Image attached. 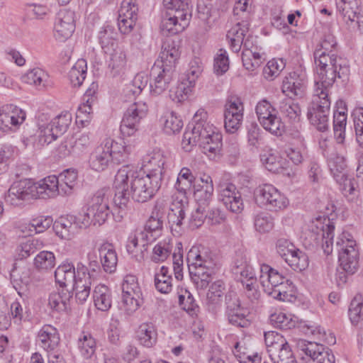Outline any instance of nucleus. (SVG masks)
<instances>
[{
	"mask_svg": "<svg viewBox=\"0 0 363 363\" xmlns=\"http://www.w3.org/2000/svg\"><path fill=\"white\" fill-rule=\"evenodd\" d=\"M53 223V219L51 216H38L31 220L28 225V235L33 233H40L48 229Z\"/></svg>",
	"mask_w": 363,
	"mask_h": 363,
	"instance_id": "obj_56",
	"label": "nucleus"
},
{
	"mask_svg": "<svg viewBox=\"0 0 363 363\" xmlns=\"http://www.w3.org/2000/svg\"><path fill=\"white\" fill-rule=\"evenodd\" d=\"M33 198L47 199L55 198L62 194L59 179L55 175H50L38 182H31Z\"/></svg>",
	"mask_w": 363,
	"mask_h": 363,
	"instance_id": "obj_21",
	"label": "nucleus"
},
{
	"mask_svg": "<svg viewBox=\"0 0 363 363\" xmlns=\"http://www.w3.org/2000/svg\"><path fill=\"white\" fill-rule=\"evenodd\" d=\"M259 281L264 291L275 299L290 302L294 298L292 281L268 264L260 265Z\"/></svg>",
	"mask_w": 363,
	"mask_h": 363,
	"instance_id": "obj_5",
	"label": "nucleus"
},
{
	"mask_svg": "<svg viewBox=\"0 0 363 363\" xmlns=\"http://www.w3.org/2000/svg\"><path fill=\"white\" fill-rule=\"evenodd\" d=\"M248 31V23L242 21L236 23L227 33V38L229 40L230 46L233 52H238L242 45L247 47V40L244 41L246 33Z\"/></svg>",
	"mask_w": 363,
	"mask_h": 363,
	"instance_id": "obj_28",
	"label": "nucleus"
},
{
	"mask_svg": "<svg viewBox=\"0 0 363 363\" xmlns=\"http://www.w3.org/2000/svg\"><path fill=\"white\" fill-rule=\"evenodd\" d=\"M179 305L191 315H195L199 310L192 294L187 290H184V294L179 295Z\"/></svg>",
	"mask_w": 363,
	"mask_h": 363,
	"instance_id": "obj_62",
	"label": "nucleus"
},
{
	"mask_svg": "<svg viewBox=\"0 0 363 363\" xmlns=\"http://www.w3.org/2000/svg\"><path fill=\"white\" fill-rule=\"evenodd\" d=\"M340 185V190L345 196H355L358 192L357 184L354 179L349 178L347 174H338L335 179Z\"/></svg>",
	"mask_w": 363,
	"mask_h": 363,
	"instance_id": "obj_61",
	"label": "nucleus"
},
{
	"mask_svg": "<svg viewBox=\"0 0 363 363\" xmlns=\"http://www.w3.org/2000/svg\"><path fill=\"white\" fill-rule=\"evenodd\" d=\"M270 323L277 328L281 330H289L295 327L296 320L291 315H286L284 313H274L270 315Z\"/></svg>",
	"mask_w": 363,
	"mask_h": 363,
	"instance_id": "obj_54",
	"label": "nucleus"
},
{
	"mask_svg": "<svg viewBox=\"0 0 363 363\" xmlns=\"http://www.w3.org/2000/svg\"><path fill=\"white\" fill-rule=\"evenodd\" d=\"M161 121L164 131L168 135L179 133L183 127L182 121L173 112L166 113Z\"/></svg>",
	"mask_w": 363,
	"mask_h": 363,
	"instance_id": "obj_53",
	"label": "nucleus"
},
{
	"mask_svg": "<svg viewBox=\"0 0 363 363\" xmlns=\"http://www.w3.org/2000/svg\"><path fill=\"white\" fill-rule=\"evenodd\" d=\"M101 264L107 273H113L116 269L118 256L114 247L109 242L102 244L99 248Z\"/></svg>",
	"mask_w": 363,
	"mask_h": 363,
	"instance_id": "obj_33",
	"label": "nucleus"
},
{
	"mask_svg": "<svg viewBox=\"0 0 363 363\" xmlns=\"http://www.w3.org/2000/svg\"><path fill=\"white\" fill-rule=\"evenodd\" d=\"M222 145V135L216 132L213 135L211 134L206 141L200 143V148L205 155L212 159L220 154Z\"/></svg>",
	"mask_w": 363,
	"mask_h": 363,
	"instance_id": "obj_44",
	"label": "nucleus"
},
{
	"mask_svg": "<svg viewBox=\"0 0 363 363\" xmlns=\"http://www.w3.org/2000/svg\"><path fill=\"white\" fill-rule=\"evenodd\" d=\"M232 272L237 281L240 282L242 285L255 282L257 280L253 268L248 263L247 257L242 255H237L235 257Z\"/></svg>",
	"mask_w": 363,
	"mask_h": 363,
	"instance_id": "obj_26",
	"label": "nucleus"
},
{
	"mask_svg": "<svg viewBox=\"0 0 363 363\" xmlns=\"http://www.w3.org/2000/svg\"><path fill=\"white\" fill-rule=\"evenodd\" d=\"M110 191L102 189L98 191L92 198L89 208V213L93 217L94 225L104 224L111 213L109 208Z\"/></svg>",
	"mask_w": 363,
	"mask_h": 363,
	"instance_id": "obj_18",
	"label": "nucleus"
},
{
	"mask_svg": "<svg viewBox=\"0 0 363 363\" xmlns=\"http://www.w3.org/2000/svg\"><path fill=\"white\" fill-rule=\"evenodd\" d=\"M202 113L199 114L197 112L194 115L192 122L184 133L182 146L186 152L191 151L197 144L200 146V143L206 141L211 134L216 132V128L201 117ZM203 114L206 115V113Z\"/></svg>",
	"mask_w": 363,
	"mask_h": 363,
	"instance_id": "obj_7",
	"label": "nucleus"
},
{
	"mask_svg": "<svg viewBox=\"0 0 363 363\" xmlns=\"http://www.w3.org/2000/svg\"><path fill=\"white\" fill-rule=\"evenodd\" d=\"M336 247L338 250L340 267L345 272L353 274L358 267L359 251L356 241L347 232H343L337 238Z\"/></svg>",
	"mask_w": 363,
	"mask_h": 363,
	"instance_id": "obj_8",
	"label": "nucleus"
},
{
	"mask_svg": "<svg viewBox=\"0 0 363 363\" xmlns=\"http://www.w3.org/2000/svg\"><path fill=\"white\" fill-rule=\"evenodd\" d=\"M52 223L55 234L62 239L69 240L75 233V218L72 216L60 217Z\"/></svg>",
	"mask_w": 363,
	"mask_h": 363,
	"instance_id": "obj_38",
	"label": "nucleus"
},
{
	"mask_svg": "<svg viewBox=\"0 0 363 363\" xmlns=\"http://www.w3.org/2000/svg\"><path fill=\"white\" fill-rule=\"evenodd\" d=\"M98 40L103 52H110L118 45V33L113 26L106 25L98 33Z\"/></svg>",
	"mask_w": 363,
	"mask_h": 363,
	"instance_id": "obj_37",
	"label": "nucleus"
},
{
	"mask_svg": "<svg viewBox=\"0 0 363 363\" xmlns=\"http://www.w3.org/2000/svg\"><path fill=\"white\" fill-rule=\"evenodd\" d=\"M158 65L154 64L150 72L153 81L150 83V90L153 95H160L167 89L174 74L169 70L160 69Z\"/></svg>",
	"mask_w": 363,
	"mask_h": 363,
	"instance_id": "obj_25",
	"label": "nucleus"
},
{
	"mask_svg": "<svg viewBox=\"0 0 363 363\" xmlns=\"http://www.w3.org/2000/svg\"><path fill=\"white\" fill-rule=\"evenodd\" d=\"M173 245L170 239L158 242L152 250V261L158 263L165 261L172 253Z\"/></svg>",
	"mask_w": 363,
	"mask_h": 363,
	"instance_id": "obj_50",
	"label": "nucleus"
},
{
	"mask_svg": "<svg viewBox=\"0 0 363 363\" xmlns=\"http://www.w3.org/2000/svg\"><path fill=\"white\" fill-rule=\"evenodd\" d=\"M195 181V177L187 167H183L178 175L175 188L180 192L185 193L186 190L191 187Z\"/></svg>",
	"mask_w": 363,
	"mask_h": 363,
	"instance_id": "obj_57",
	"label": "nucleus"
},
{
	"mask_svg": "<svg viewBox=\"0 0 363 363\" xmlns=\"http://www.w3.org/2000/svg\"><path fill=\"white\" fill-rule=\"evenodd\" d=\"M264 342L268 350V352H271L274 350L279 351L282 347L289 345V343L286 341L284 337L275 331L265 332L264 334Z\"/></svg>",
	"mask_w": 363,
	"mask_h": 363,
	"instance_id": "obj_52",
	"label": "nucleus"
},
{
	"mask_svg": "<svg viewBox=\"0 0 363 363\" xmlns=\"http://www.w3.org/2000/svg\"><path fill=\"white\" fill-rule=\"evenodd\" d=\"M296 347L302 358L312 363H335V356L323 345L306 340H298Z\"/></svg>",
	"mask_w": 363,
	"mask_h": 363,
	"instance_id": "obj_12",
	"label": "nucleus"
},
{
	"mask_svg": "<svg viewBox=\"0 0 363 363\" xmlns=\"http://www.w3.org/2000/svg\"><path fill=\"white\" fill-rule=\"evenodd\" d=\"M74 13L70 10L62 9L57 15L55 23V36L56 39L64 41L69 38L75 29Z\"/></svg>",
	"mask_w": 363,
	"mask_h": 363,
	"instance_id": "obj_22",
	"label": "nucleus"
},
{
	"mask_svg": "<svg viewBox=\"0 0 363 363\" xmlns=\"http://www.w3.org/2000/svg\"><path fill=\"white\" fill-rule=\"evenodd\" d=\"M314 62L316 67V72L318 74L319 68L326 70L330 67L343 65V60L337 57L336 54H325L320 50H315L313 52Z\"/></svg>",
	"mask_w": 363,
	"mask_h": 363,
	"instance_id": "obj_42",
	"label": "nucleus"
},
{
	"mask_svg": "<svg viewBox=\"0 0 363 363\" xmlns=\"http://www.w3.org/2000/svg\"><path fill=\"white\" fill-rule=\"evenodd\" d=\"M335 227L333 225H324L321 223V218H318L315 221H313L311 225V236L317 242L322 240V247L324 253L329 255L333 252V239Z\"/></svg>",
	"mask_w": 363,
	"mask_h": 363,
	"instance_id": "obj_24",
	"label": "nucleus"
},
{
	"mask_svg": "<svg viewBox=\"0 0 363 363\" xmlns=\"http://www.w3.org/2000/svg\"><path fill=\"white\" fill-rule=\"evenodd\" d=\"M218 199L233 213H240L243 208L241 194L236 186L228 181H220L216 186Z\"/></svg>",
	"mask_w": 363,
	"mask_h": 363,
	"instance_id": "obj_17",
	"label": "nucleus"
},
{
	"mask_svg": "<svg viewBox=\"0 0 363 363\" xmlns=\"http://www.w3.org/2000/svg\"><path fill=\"white\" fill-rule=\"evenodd\" d=\"M193 87L182 79L181 82L174 89L169 91V96L172 101L177 103L182 102L188 98Z\"/></svg>",
	"mask_w": 363,
	"mask_h": 363,
	"instance_id": "obj_58",
	"label": "nucleus"
},
{
	"mask_svg": "<svg viewBox=\"0 0 363 363\" xmlns=\"http://www.w3.org/2000/svg\"><path fill=\"white\" fill-rule=\"evenodd\" d=\"M55 281L65 289L67 286H74L76 281V269L72 262H63L55 271Z\"/></svg>",
	"mask_w": 363,
	"mask_h": 363,
	"instance_id": "obj_36",
	"label": "nucleus"
},
{
	"mask_svg": "<svg viewBox=\"0 0 363 363\" xmlns=\"http://www.w3.org/2000/svg\"><path fill=\"white\" fill-rule=\"evenodd\" d=\"M285 64L281 59L269 60L263 69V75L267 80H273L284 69Z\"/></svg>",
	"mask_w": 363,
	"mask_h": 363,
	"instance_id": "obj_60",
	"label": "nucleus"
},
{
	"mask_svg": "<svg viewBox=\"0 0 363 363\" xmlns=\"http://www.w3.org/2000/svg\"><path fill=\"white\" fill-rule=\"evenodd\" d=\"M104 54L106 63L113 77L118 75L126 65V55L120 48L113 49Z\"/></svg>",
	"mask_w": 363,
	"mask_h": 363,
	"instance_id": "obj_30",
	"label": "nucleus"
},
{
	"mask_svg": "<svg viewBox=\"0 0 363 363\" xmlns=\"http://www.w3.org/2000/svg\"><path fill=\"white\" fill-rule=\"evenodd\" d=\"M130 145L119 143L111 138H105L91 154L89 164L91 169L101 172L113 164L124 162L131 152Z\"/></svg>",
	"mask_w": 363,
	"mask_h": 363,
	"instance_id": "obj_3",
	"label": "nucleus"
},
{
	"mask_svg": "<svg viewBox=\"0 0 363 363\" xmlns=\"http://www.w3.org/2000/svg\"><path fill=\"white\" fill-rule=\"evenodd\" d=\"M94 305L101 311H107L111 306V293L107 286H98L95 288L93 294Z\"/></svg>",
	"mask_w": 363,
	"mask_h": 363,
	"instance_id": "obj_46",
	"label": "nucleus"
},
{
	"mask_svg": "<svg viewBox=\"0 0 363 363\" xmlns=\"http://www.w3.org/2000/svg\"><path fill=\"white\" fill-rule=\"evenodd\" d=\"M162 204L157 203L152 215L146 221L143 230H136L128 239L126 249L129 254L134 255L138 247H140V259H143L144 253L147 251L149 244L154 242L160 235L163 221L160 210Z\"/></svg>",
	"mask_w": 363,
	"mask_h": 363,
	"instance_id": "obj_4",
	"label": "nucleus"
},
{
	"mask_svg": "<svg viewBox=\"0 0 363 363\" xmlns=\"http://www.w3.org/2000/svg\"><path fill=\"white\" fill-rule=\"evenodd\" d=\"M86 62L83 59L78 60L68 73V78L72 86H80L86 78Z\"/></svg>",
	"mask_w": 363,
	"mask_h": 363,
	"instance_id": "obj_48",
	"label": "nucleus"
},
{
	"mask_svg": "<svg viewBox=\"0 0 363 363\" xmlns=\"http://www.w3.org/2000/svg\"><path fill=\"white\" fill-rule=\"evenodd\" d=\"M258 121L267 131L275 135H281L284 132V125L277 116L276 109L266 99L259 101L255 108Z\"/></svg>",
	"mask_w": 363,
	"mask_h": 363,
	"instance_id": "obj_13",
	"label": "nucleus"
},
{
	"mask_svg": "<svg viewBox=\"0 0 363 363\" xmlns=\"http://www.w3.org/2000/svg\"><path fill=\"white\" fill-rule=\"evenodd\" d=\"M77 348L83 358L91 359L96 354V340L90 333L82 332L77 340Z\"/></svg>",
	"mask_w": 363,
	"mask_h": 363,
	"instance_id": "obj_41",
	"label": "nucleus"
},
{
	"mask_svg": "<svg viewBox=\"0 0 363 363\" xmlns=\"http://www.w3.org/2000/svg\"><path fill=\"white\" fill-rule=\"evenodd\" d=\"M186 262L192 282L198 289H205L212 280L216 260L211 250L202 245L193 246L187 253Z\"/></svg>",
	"mask_w": 363,
	"mask_h": 363,
	"instance_id": "obj_2",
	"label": "nucleus"
},
{
	"mask_svg": "<svg viewBox=\"0 0 363 363\" xmlns=\"http://www.w3.org/2000/svg\"><path fill=\"white\" fill-rule=\"evenodd\" d=\"M62 183L60 184L62 194L69 196L77 184V172L74 169H67L60 173L58 179Z\"/></svg>",
	"mask_w": 363,
	"mask_h": 363,
	"instance_id": "obj_49",
	"label": "nucleus"
},
{
	"mask_svg": "<svg viewBox=\"0 0 363 363\" xmlns=\"http://www.w3.org/2000/svg\"><path fill=\"white\" fill-rule=\"evenodd\" d=\"M180 56V52L174 42L166 43L162 45V51L155 64H158L160 69L169 70L174 74L175 65Z\"/></svg>",
	"mask_w": 363,
	"mask_h": 363,
	"instance_id": "obj_27",
	"label": "nucleus"
},
{
	"mask_svg": "<svg viewBox=\"0 0 363 363\" xmlns=\"http://www.w3.org/2000/svg\"><path fill=\"white\" fill-rule=\"evenodd\" d=\"M318 90L315 89V95L308 107L307 118L317 130L325 132L329 128L331 103L328 93Z\"/></svg>",
	"mask_w": 363,
	"mask_h": 363,
	"instance_id": "obj_6",
	"label": "nucleus"
},
{
	"mask_svg": "<svg viewBox=\"0 0 363 363\" xmlns=\"http://www.w3.org/2000/svg\"><path fill=\"white\" fill-rule=\"evenodd\" d=\"M189 21L165 13L160 23V29L164 35H176L182 32L188 26Z\"/></svg>",
	"mask_w": 363,
	"mask_h": 363,
	"instance_id": "obj_31",
	"label": "nucleus"
},
{
	"mask_svg": "<svg viewBox=\"0 0 363 363\" xmlns=\"http://www.w3.org/2000/svg\"><path fill=\"white\" fill-rule=\"evenodd\" d=\"M41 347L46 350H54L60 341L57 330L51 325H44L38 333Z\"/></svg>",
	"mask_w": 363,
	"mask_h": 363,
	"instance_id": "obj_35",
	"label": "nucleus"
},
{
	"mask_svg": "<svg viewBox=\"0 0 363 363\" xmlns=\"http://www.w3.org/2000/svg\"><path fill=\"white\" fill-rule=\"evenodd\" d=\"M9 313L13 323L16 325H20L22 321H26L30 316L27 307L23 306L18 301H14L11 303Z\"/></svg>",
	"mask_w": 363,
	"mask_h": 363,
	"instance_id": "obj_63",
	"label": "nucleus"
},
{
	"mask_svg": "<svg viewBox=\"0 0 363 363\" xmlns=\"http://www.w3.org/2000/svg\"><path fill=\"white\" fill-rule=\"evenodd\" d=\"M140 343L147 347H152L157 342V333L155 326L152 323L141 324L138 330Z\"/></svg>",
	"mask_w": 363,
	"mask_h": 363,
	"instance_id": "obj_43",
	"label": "nucleus"
},
{
	"mask_svg": "<svg viewBox=\"0 0 363 363\" xmlns=\"http://www.w3.org/2000/svg\"><path fill=\"white\" fill-rule=\"evenodd\" d=\"M157 175L155 177L138 171L132 165L121 167L113 182L115 195L113 216L116 222L133 208V201L145 203L152 199L161 186Z\"/></svg>",
	"mask_w": 363,
	"mask_h": 363,
	"instance_id": "obj_1",
	"label": "nucleus"
},
{
	"mask_svg": "<svg viewBox=\"0 0 363 363\" xmlns=\"http://www.w3.org/2000/svg\"><path fill=\"white\" fill-rule=\"evenodd\" d=\"M244 106L235 96L228 97L224 106V128L228 133H235L242 125Z\"/></svg>",
	"mask_w": 363,
	"mask_h": 363,
	"instance_id": "obj_15",
	"label": "nucleus"
},
{
	"mask_svg": "<svg viewBox=\"0 0 363 363\" xmlns=\"http://www.w3.org/2000/svg\"><path fill=\"white\" fill-rule=\"evenodd\" d=\"M256 203L271 211L286 208L289 200L286 196L272 184L259 186L255 191Z\"/></svg>",
	"mask_w": 363,
	"mask_h": 363,
	"instance_id": "obj_10",
	"label": "nucleus"
},
{
	"mask_svg": "<svg viewBox=\"0 0 363 363\" xmlns=\"http://www.w3.org/2000/svg\"><path fill=\"white\" fill-rule=\"evenodd\" d=\"M148 107L146 103L135 102L124 113L120 130L123 137L135 135L138 130L140 120L147 115Z\"/></svg>",
	"mask_w": 363,
	"mask_h": 363,
	"instance_id": "obj_14",
	"label": "nucleus"
},
{
	"mask_svg": "<svg viewBox=\"0 0 363 363\" xmlns=\"http://www.w3.org/2000/svg\"><path fill=\"white\" fill-rule=\"evenodd\" d=\"M138 17L136 0H123L118 11V27L122 34H129L134 28Z\"/></svg>",
	"mask_w": 363,
	"mask_h": 363,
	"instance_id": "obj_19",
	"label": "nucleus"
},
{
	"mask_svg": "<svg viewBox=\"0 0 363 363\" xmlns=\"http://www.w3.org/2000/svg\"><path fill=\"white\" fill-rule=\"evenodd\" d=\"M225 289L224 283L220 281L213 282L206 295L207 304L216 307L219 305L222 300L223 291Z\"/></svg>",
	"mask_w": 363,
	"mask_h": 363,
	"instance_id": "obj_55",
	"label": "nucleus"
},
{
	"mask_svg": "<svg viewBox=\"0 0 363 363\" xmlns=\"http://www.w3.org/2000/svg\"><path fill=\"white\" fill-rule=\"evenodd\" d=\"M72 118L69 112L64 111L55 117L50 123H39V143L42 145H48L63 135L71 125Z\"/></svg>",
	"mask_w": 363,
	"mask_h": 363,
	"instance_id": "obj_11",
	"label": "nucleus"
},
{
	"mask_svg": "<svg viewBox=\"0 0 363 363\" xmlns=\"http://www.w3.org/2000/svg\"><path fill=\"white\" fill-rule=\"evenodd\" d=\"M277 253L294 271H303L308 266V257L301 250L297 249L288 239L279 238L276 240Z\"/></svg>",
	"mask_w": 363,
	"mask_h": 363,
	"instance_id": "obj_9",
	"label": "nucleus"
},
{
	"mask_svg": "<svg viewBox=\"0 0 363 363\" xmlns=\"http://www.w3.org/2000/svg\"><path fill=\"white\" fill-rule=\"evenodd\" d=\"M29 271L26 269L14 267L10 273L11 281L16 289L27 286L30 281Z\"/></svg>",
	"mask_w": 363,
	"mask_h": 363,
	"instance_id": "obj_59",
	"label": "nucleus"
},
{
	"mask_svg": "<svg viewBox=\"0 0 363 363\" xmlns=\"http://www.w3.org/2000/svg\"><path fill=\"white\" fill-rule=\"evenodd\" d=\"M305 82V77L303 74H299L296 72H291L283 80L282 91L301 98L304 94Z\"/></svg>",
	"mask_w": 363,
	"mask_h": 363,
	"instance_id": "obj_29",
	"label": "nucleus"
},
{
	"mask_svg": "<svg viewBox=\"0 0 363 363\" xmlns=\"http://www.w3.org/2000/svg\"><path fill=\"white\" fill-rule=\"evenodd\" d=\"M166 12L188 21L191 18V6L189 0H163Z\"/></svg>",
	"mask_w": 363,
	"mask_h": 363,
	"instance_id": "obj_34",
	"label": "nucleus"
},
{
	"mask_svg": "<svg viewBox=\"0 0 363 363\" xmlns=\"http://www.w3.org/2000/svg\"><path fill=\"white\" fill-rule=\"evenodd\" d=\"M326 70L319 68L318 79L315 82V89L328 93V89L333 86L337 78L342 79L343 81L347 79L350 73V68L346 65L330 67Z\"/></svg>",
	"mask_w": 363,
	"mask_h": 363,
	"instance_id": "obj_20",
	"label": "nucleus"
},
{
	"mask_svg": "<svg viewBox=\"0 0 363 363\" xmlns=\"http://www.w3.org/2000/svg\"><path fill=\"white\" fill-rule=\"evenodd\" d=\"M279 109L281 113L290 121H299L301 112V108L299 105L291 99V96L281 100Z\"/></svg>",
	"mask_w": 363,
	"mask_h": 363,
	"instance_id": "obj_47",
	"label": "nucleus"
},
{
	"mask_svg": "<svg viewBox=\"0 0 363 363\" xmlns=\"http://www.w3.org/2000/svg\"><path fill=\"white\" fill-rule=\"evenodd\" d=\"M123 303L128 314L137 311L143 303L141 289L137 278L133 275H126L122 284Z\"/></svg>",
	"mask_w": 363,
	"mask_h": 363,
	"instance_id": "obj_16",
	"label": "nucleus"
},
{
	"mask_svg": "<svg viewBox=\"0 0 363 363\" xmlns=\"http://www.w3.org/2000/svg\"><path fill=\"white\" fill-rule=\"evenodd\" d=\"M72 298V292L62 288L61 291L52 292L50 294L48 304L53 310L66 311L70 308V300Z\"/></svg>",
	"mask_w": 363,
	"mask_h": 363,
	"instance_id": "obj_40",
	"label": "nucleus"
},
{
	"mask_svg": "<svg viewBox=\"0 0 363 363\" xmlns=\"http://www.w3.org/2000/svg\"><path fill=\"white\" fill-rule=\"evenodd\" d=\"M21 79L23 82L33 85L39 89L46 88L50 84L48 74L39 67L28 70Z\"/></svg>",
	"mask_w": 363,
	"mask_h": 363,
	"instance_id": "obj_39",
	"label": "nucleus"
},
{
	"mask_svg": "<svg viewBox=\"0 0 363 363\" xmlns=\"http://www.w3.org/2000/svg\"><path fill=\"white\" fill-rule=\"evenodd\" d=\"M56 264L55 256L52 252L42 251L34 259V267L38 271L47 272L53 269Z\"/></svg>",
	"mask_w": 363,
	"mask_h": 363,
	"instance_id": "obj_51",
	"label": "nucleus"
},
{
	"mask_svg": "<svg viewBox=\"0 0 363 363\" xmlns=\"http://www.w3.org/2000/svg\"><path fill=\"white\" fill-rule=\"evenodd\" d=\"M33 194L30 181L23 180L14 182L5 196V201L11 206H18L26 200L34 199Z\"/></svg>",
	"mask_w": 363,
	"mask_h": 363,
	"instance_id": "obj_23",
	"label": "nucleus"
},
{
	"mask_svg": "<svg viewBox=\"0 0 363 363\" xmlns=\"http://www.w3.org/2000/svg\"><path fill=\"white\" fill-rule=\"evenodd\" d=\"M144 162V166L148 171L147 174L152 177L157 175L159 181L162 182L164 165L166 162L163 152L160 150L153 151L146 156Z\"/></svg>",
	"mask_w": 363,
	"mask_h": 363,
	"instance_id": "obj_32",
	"label": "nucleus"
},
{
	"mask_svg": "<svg viewBox=\"0 0 363 363\" xmlns=\"http://www.w3.org/2000/svg\"><path fill=\"white\" fill-rule=\"evenodd\" d=\"M39 245V241L36 239L30 238L21 242L17 247V252L20 259H26L34 254Z\"/></svg>",
	"mask_w": 363,
	"mask_h": 363,
	"instance_id": "obj_64",
	"label": "nucleus"
},
{
	"mask_svg": "<svg viewBox=\"0 0 363 363\" xmlns=\"http://www.w3.org/2000/svg\"><path fill=\"white\" fill-rule=\"evenodd\" d=\"M149 82L148 75L144 72L137 74L132 82L127 85L124 89L125 96L130 99H135L140 95L142 91L147 87Z\"/></svg>",
	"mask_w": 363,
	"mask_h": 363,
	"instance_id": "obj_45",
	"label": "nucleus"
}]
</instances>
